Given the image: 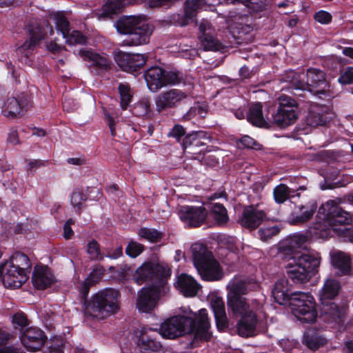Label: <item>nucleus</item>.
<instances>
[{
  "label": "nucleus",
  "mask_w": 353,
  "mask_h": 353,
  "mask_svg": "<svg viewBox=\"0 0 353 353\" xmlns=\"http://www.w3.org/2000/svg\"><path fill=\"white\" fill-rule=\"evenodd\" d=\"M280 232V228L277 226H271L268 228H263L259 229L258 231V234L259 238L263 241H268V239L272 238L274 236L279 234Z\"/></svg>",
  "instance_id": "47"
},
{
  "label": "nucleus",
  "mask_w": 353,
  "mask_h": 353,
  "mask_svg": "<svg viewBox=\"0 0 353 353\" xmlns=\"http://www.w3.org/2000/svg\"><path fill=\"white\" fill-rule=\"evenodd\" d=\"M247 119L252 125L257 127L268 128L269 125L263 115L261 103H256L250 105Z\"/></svg>",
  "instance_id": "35"
},
{
  "label": "nucleus",
  "mask_w": 353,
  "mask_h": 353,
  "mask_svg": "<svg viewBox=\"0 0 353 353\" xmlns=\"http://www.w3.org/2000/svg\"><path fill=\"white\" fill-rule=\"evenodd\" d=\"M116 27L120 33L128 34L123 43L128 46L148 43L154 29L152 25L145 22V17L141 16L124 17L117 21Z\"/></svg>",
  "instance_id": "3"
},
{
  "label": "nucleus",
  "mask_w": 353,
  "mask_h": 353,
  "mask_svg": "<svg viewBox=\"0 0 353 353\" xmlns=\"http://www.w3.org/2000/svg\"><path fill=\"white\" fill-rule=\"evenodd\" d=\"M350 261V255L343 252H336L332 256V262L334 267L342 275L347 274L351 272Z\"/></svg>",
  "instance_id": "34"
},
{
  "label": "nucleus",
  "mask_w": 353,
  "mask_h": 353,
  "mask_svg": "<svg viewBox=\"0 0 353 353\" xmlns=\"http://www.w3.org/2000/svg\"><path fill=\"white\" fill-rule=\"evenodd\" d=\"M321 314L325 321L336 324L342 323L345 317L347 306L345 304L339 305L333 301L321 303Z\"/></svg>",
  "instance_id": "23"
},
{
  "label": "nucleus",
  "mask_w": 353,
  "mask_h": 353,
  "mask_svg": "<svg viewBox=\"0 0 353 353\" xmlns=\"http://www.w3.org/2000/svg\"><path fill=\"white\" fill-rule=\"evenodd\" d=\"M290 305L293 314L303 323L316 321L317 312L313 296L309 293L294 292L291 294Z\"/></svg>",
  "instance_id": "7"
},
{
  "label": "nucleus",
  "mask_w": 353,
  "mask_h": 353,
  "mask_svg": "<svg viewBox=\"0 0 353 353\" xmlns=\"http://www.w3.org/2000/svg\"><path fill=\"white\" fill-rule=\"evenodd\" d=\"M0 276L6 287L14 288H20L28 279V274L24 273L23 270L19 271L6 263L0 265Z\"/></svg>",
  "instance_id": "18"
},
{
  "label": "nucleus",
  "mask_w": 353,
  "mask_h": 353,
  "mask_svg": "<svg viewBox=\"0 0 353 353\" xmlns=\"http://www.w3.org/2000/svg\"><path fill=\"white\" fill-rule=\"evenodd\" d=\"M294 192L285 184L281 183L274 189V199L277 203H283L290 197L294 196Z\"/></svg>",
  "instance_id": "41"
},
{
  "label": "nucleus",
  "mask_w": 353,
  "mask_h": 353,
  "mask_svg": "<svg viewBox=\"0 0 353 353\" xmlns=\"http://www.w3.org/2000/svg\"><path fill=\"white\" fill-rule=\"evenodd\" d=\"M307 237L303 234H298L294 236L290 242V247L292 248H301L303 243L306 241Z\"/></svg>",
  "instance_id": "55"
},
{
  "label": "nucleus",
  "mask_w": 353,
  "mask_h": 353,
  "mask_svg": "<svg viewBox=\"0 0 353 353\" xmlns=\"http://www.w3.org/2000/svg\"><path fill=\"white\" fill-rule=\"evenodd\" d=\"M165 275V269L158 264L153 263H145L136 270L134 275V279L139 285L143 283L154 282L159 286L164 288L163 278Z\"/></svg>",
  "instance_id": "12"
},
{
  "label": "nucleus",
  "mask_w": 353,
  "mask_h": 353,
  "mask_svg": "<svg viewBox=\"0 0 353 353\" xmlns=\"http://www.w3.org/2000/svg\"><path fill=\"white\" fill-rule=\"evenodd\" d=\"M282 80L291 84L295 89L302 90L305 85L304 81L301 80V75L294 70L287 71L283 74Z\"/></svg>",
  "instance_id": "42"
},
{
  "label": "nucleus",
  "mask_w": 353,
  "mask_h": 353,
  "mask_svg": "<svg viewBox=\"0 0 353 353\" xmlns=\"http://www.w3.org/2000/svg\"><path fill=\"white\" fill-rule=\"evenodd\" d=\"M138 234L140 237L145 239L151 242H157L162 237L161 232L154 229H149L146 228H141Z\"/></svg>",
  "instance_id": "46"
},
{
  "label": "nucleus",
  "mask_w": 353,
  "mask_h": 353,
  "mask_svg": "<svg viewBox=\"0 0 353 353\" xmlns=\"http://www.w3.org/2000/svg\"><path fill=\"white\" fill-rule=\"evenodd\" d=\"M199 39L201 45L205 50H218L219 49L220 43L210 33L200 36Z\"/></svg>",
  "instance_id": "45"
},
{
  "label": "nucleus",
  "mask_w": 353,
  "mask_h": 353,
  "mask_svg": "<svg viewBox=\"0 0 353 353\" xmlns=\"http://www.w3.org/2000/svg\"><path fill=\"white\" fill-rule=\"evenodd\" d=\"M210 324L206 309H201L196 321L191 317L174 316L165 321L159 328L160 334L167 339H173L183 335L185 333L192 332L193 339L188 346L194 348L202 341H208L211 338L209 331Z\"/></svg>",
  "instance_id": "1"
},
{
  "label": "nucleus",
  "mask_w": 353,
  "mask_h": 353,
  "mask_svg": "<svg viewBox=\"0 0 353 353\" xmlns=\"http://www.w3.org/2000/svg\"><path fill=\"white\" fill-rule=\"evenodd\" d=\"M86 200L85 196L83 193L78 190H75L71 194V204L73 207L77 208L78 210L81 208L83 202Z\"/></svg>",
  "instance_id": "49"
},
{
  "label": "nucleus",
  "mask_w": 353,
  "mask_h": 353,
  "mask_svg": "<svg viewBox=\"0 0 353 353\" xmlns=\"http://www.w3.org/2000/svg\"><path fill=\"white\" fill-rule=\"evenodd\" d=\"M119 91L120 94V105L123 110H126L132 101V92L128 84L120 83L119 85Z\"/></svg>",
  "instance_id": "43"
},
{
  "label": "nucleus",
  "mask_w": 353,
  "mask_h": 353,
  "mask_svg": "<svg viewBox=\"0 0 353 353\" xmlns=\"http://www.w3.org/2000/svg\"><path fill=\"white\" fill-rule=\"evenodd\" d=\"M265 0H241V3L255 11L261 10L265 8Z\"/></svg>",
  "instance_id": "51"
},
{
  "label": "nucleus",
  "mask_w": 353,
  "mask_h": 353,
  "mask_svg": "<svg viewBox=\"0 0 353 353\" xmlns=\"http://www.w3.org/2000/svg\"><path fill=\"white\" fill-rule=\"evenodd\" d=\"M92 281L90 277L81 285L80 292L84 299L83 313L85 318L105 319L119 312L121 294L114 288H105L86 300Z\"/></svg>",
  "instance_id": "2"
},
{
  "label": "nucleus",
  "mask_w": 353,
  "mask_h": 353,
  "mask_svg": "<svg viewBox=\"0 0 353 353\" xmlns=\"http://www.w3.org/2000/svg\"><path fill=\"white\" fill-rule=\"evenodd\" d=\"M227 304L233 314L241 316L252 311V306L256 305V301L248 302L243 295L248 294L247 283L242 280H233L228 285Z\"/></svg>",
  "instance_id": "6"
},
{
  "label": "nucleus",
  "mask_w": 353,
  "mask_h": 353,
  "mask_svg": "<svg viewBox=\"0 0 353 353\" xmlns=\"http://www.w3.org/2000/svg\"><path fill=\"white\" fill-rule=\"evenodd\" d=\"M144 77L148 89L152 92H157L168 85L179 84L183 79L180 72L165 71L158 66L148 68L144 74Z\"/></svg>",
  "instance_id": "8"
},
{
  "label": "nucleus",
  "mask_w": 353,
  "mask_h": 353,
  "mask_svg": "<svg viewBox=\"0 0 353 353\" xmlns=\"http://www.w3.org/2000/svg\"><path fill=\"white\" fill-rule=\"evenodd\" d=\"M302 90H307L321 98L323 95H330V85L326 81L323 71L316 68H310L306 72V81Z\"/></svg>",
  "instance_id": "14"
},
{
  "label": "nucleus",
  "mask_w": 353,
  "mask_h": 353,
  "mask_svg": "<svg viewBox=\"0 0 353 353\" xmlns=\"http://www.w3.org/2000/svg\"><path fill=\"white\" fill-rule=\"evenodd\" d=\"M199 30L200 33L201 34V36L210 34L211 30L210 23L207 20H203L202 21L200 22L199 25Z\"/></svg>",
  "instance_id": "59"
},
{
  "label": "nucleus",
  "mask_w": 353,
  "mask_h": 353,
  "mask_svg": "<svg viewBox=\"0 0 353 353\" xmlns=\"http://www.w3.org/2000/svg\"><path fill=\"white\" fill-rule=\"evenodd\" d=\"M49 17L54 21L57 32H59L66 39L67 43L83 45L86 43L87 37L81 32L73 30L70 32V23L63 12H52Z\"/></svg>",
  "instance_id": "13"
},
{
  "label": "nucleus",
  "mask_w": 353,
  "mask_h": 353,
  "mask_svg": "<svg viewBox=\"0 0 353 353\" xmlns=\"http://www.w3.org/2000/svg\"><path fill=\"white\" fill-rule=\"evenodd\" d=\"M8 140L10 143H12L13 145L19 143L17 132V131L11 132L8 135Z\"/></svg>",
  "instance_id": "63"
},
{
  "label": "nucleus",
  "mask_w": 353,
  "mask_h": 353,
  "mask_svg": "<svg viewBox=\"0 0 353 353\" xmlns=\"http://www.w3.org/2000/svg\"><path fill=\"white\" fill-rule=\"evenodd\" d=\"M341 288V283L337 279L327 278L319 293L321 303L332 301L339 294Z\"/></svg>",
  "instance_id": "27"
},
{
  "label": "nucleus",
  "mask_w": 353,
  "mask_h": 353,
  "mask_svg": "<svg viewBox=\"0 0 353 353\" xmlns=\"http://www.w3.org/2000/svg\"><path fill=\"white\" fill-rule=\"evenodd\" d=\"M321 263L319 254L297 252L287 266V274L295 283H305L317 272Z\"/></svg>",
  "instance_id": "4"
},
{
  "label": "nucleus",
  "mask_w": 353,
  "mask_h": 353,
  "mask_svg": "<svg viewBox=\"0 0 353 353\" xmlns=\"http://www.w3.org/2000/svg\"><path fill=\"white\" fill-rule=\"evenodd\" d=\"M314 19L321 23L327 24L331 21L332 15L326 11L320 10L315 14Z\"/></svg>",
  "instance_id": "54"
},
{
  "label": "nucleus",
  "mask_w": 353,
  "mask_h": 353,
  "mask_svg": "<svg viewBox=\"0 0 353 353\" xmlns=\"http://www.w3.org/2000/svg\"><path fill=\"white\" fill-rule=\"evenodd\" d=\"M30 40L25 41L22 45L17 48V52L19 54L24 55L28 58L30 52L34 48L39 41L43 39V31L40 28L32 29L30 33Z\"/></svg>",
  "instance_id": "30"
},
{
  "label": "nucleus",
  "mask_w": 353,
  "mask_h": 353,
  "mask_svg": "<svg viewBox=\"0 0 353 353\" xmlns=\"http://www.w3.org/2000/svg\"><path fill=\"white\" fill-rule=\"evenodd\" d=\"M78 54L83 61L89 64V66H96L105 70L110 68V61L105 57L101 56L92 50L81 49L78 52Z\"/></svg>",
  "instance_id": "26"
},
{
  "label": "nucleus",
  "mask_w": 353,
  "mask_h": 353,
  "mask_svg": "<svg viewBox=\"0 0 353 353\" xmlns=\"http://www.w3.org/2000/svg\"><path fill=\"white\" fill-rule=\"evenodd\" d=\"M303 343L312 350H316L327 343L325 338L314 331H309L304 334Z\"/></svg>",
  "instance_id": "39"
},
{
  "label": "nucleus",
  "mask_w": 353,
  "mask_h": 353,
  "mask_svg": "<svg viewBox=\"0 0 353 353\" xmlns=\"http://www.w3.org/2000/svg\"><path fill=\"white\" fill-rule=\"evenodd\" d=\"M281 347L286 352L290 351L296 345V342L288 339H282L279 342Z\"/></svg>",
  "instance_id": "60"
},
{
  "label": "nucleus",
  "mask_w": 353,
  "mask_h": 353,
  "mask_svg": "<svg viewBox=\"0 0 353 353\" xmlns=\"http://www.w3.org/2000/svg\"><path fill=\"white\" fill-rule=\"evenodd\" d=\"M46 165L44 161L40 159L29 160L28 166L30 170H36L39 168L43 167Z\"/></svg>",
  "instance_id": "61"
},
{
  "label": "nucleus",
  "mask_w": 353,
  "mask_h": 353,
  "mask_svg": "<svg viewBox=\"0 0 353 353\" xmlns=\"http://www.w3.org/2000/svg\"><path fill=\"white\" fill-rule=\"evenodd\" d=\"M318 214L323 221L325 226L334 227L337 225H348L352 223V215L343 210L334 201L330 200L319 209Z\"/></svg>",
  "instance_id": "10"
},
{
  "label": "nucleus",
  "mask_w": 353,
  "mask_h": 353,
  "mask_svg": "<svg viewBox=\"0 0 353 353\" xmlns=\"http://www.w3.org/2000/svg\"><path fill=\"white\" fill-rule=\"evenodd\" d=\"M211 214L219 226H223L229 221L228 211L223 204L215 203L212 205Z\"/></svg>",
  "instance_id": "37"
},
{
  "label": "nucleus",
  "mask_w": 353,
  "mask_h": 353,
  "mask_svg": "<svg viewBox=\"0 0 353 353\" xmlns=\"http://www.w3.org/2000/svg\"><path fill=\"white\" fill-rule=\"evenodd\" d=\"M176 288L184 296L192 297L197 294L200 285L191 276L181 274L178 277Z\"/></svg>",
  "instance_id": "28"
},
{
  "label": "nucleus",
  "mask_w": 353,
  "mask_h": 353,
  "mask_svg": "<svg viewBox=\"0 0 353 353\" xmlns=\"http://www.w3.org/2000/svg\"><path fill=\"white\" fill-rule=\"evenodd\" d=\"M0 353H22V352L17 347L8 346L1 348Z\"/></svg>",
  "instance_id": "64"
},
{
  "label": "nucleus",
  "mask_w": 353,
  "mask_h": 353,
  "mask_svg": "<svg viewBox=\"0 0 353 353\" xmlns=\"http://www.w3.org/2000/svg\"><path fill=\"white\" fill-rule=\"evenodd\" d=\"M187 97V94L178 89H171L160 93L155 99L156 109L161 112L174 108Z\"/></svg>",
  "instance_id": "22"
},
{
  "label": "nucleus",
  "mask_w": 353,
  "mask_h": 353,
  "mask_svg": "<svg viewBox=\"0 0 353 353\" xmlns=\"http://www.w3.org/2000/svg\"><path fill=\"white\" fill-rule=\"evenodd\" d=\"M207 3L210 4L207 0H186L183 11L181 13L173 14L170 17L171 23L181 27L192 23L198 10Z\"/></svg>",
  "instance_id": "15"
},
{
  "label": "nucleus",
  "mask_w": 353,
  "mask_h": 353,
  "mask_svg": "<svg viewBox=\"0 0 353 353\" xmlns=\"http://www.w3.org/2000/svg\"><path fill=\"white\" fill-rule=\"evenodd\" d=\"M179 214L183 222L190 227H199L203 224L208 216L207 210L203 207L183 206Z\"/></svg>",
  "instance_id": "19"
},
{
  "label": "nucleus",
  "mask_w": 353,
  "mask_h": 353,
  "mask_svg": "<svg viewBox=\"0 0 353 353\" xmlns=\"http://www.w3.org/2000/svg\"><path fill=\"white\" fill-rule=\"evenodd\" d=\"M34 286L39 290H43L54 282V276L47 267L36 268L32 274Z\"/></svg>",
  "instance_id": "29"
},
{
  "label": "nucleus",
  "mask_w": 353,
  "mask_h": 353,
  "mask_svg": "<svg viewBox=\"0 0 353 353\" xmlns=\"http://www.w3.org/2000/svg\"><path fill=\"white\" fill-rule=\"evenodd\" d=\"M261 203L250 204L243 208L239 219L241 227L254 230L268 219V210L261 208Z\"/></svg>",
  "instance_id": "11"
},
{
  "label": "nucleus",
  "mask_w": 353,
  "mask_h": 353,
  "mask_svg": "<svg viewBox=\"0 0 353 353\" xmlns=\"http://www.w3.org/2000/svg\"><path fill=\"white\" fill-rule=\"evenodd\" d=\"M338 81L342 85L352 84L353 67L346 68L344 71L341 72V76L339 77Z\"/></svg>",
  "instance_id": "50"
},
{
  "label": "nucleus",
  "mask_w": 353,
  "mask_h": 353,
  "mask_svg": "<svg viewBox=\"0 0 353 353\" xmlns=\"http://www.w3.org/2000/svg\"><path fill=\"white\" fill-rule=\"evenodd\" d=\"M148 347L153 352L159 350L161 347L160 342L157 341L154 339H148L147 341Z\"/></svg>",
  "instance_id": "62"
},
{
  "label": "nucleus",
  "mask_w": 353,
  "mask_h": 353,
  "mask_svg": "<svg viewBox=\"0 0 353 353\" xmlns=\"http://www.w3.org/2000/svg\"><path fill=\"white\" fill-rule=\"evenodd\" d=\"M86 252L90 259L94 261H102L104 259L103 254L101 252L99 243L92 239L87 244Z\"/></svg>",
  "instance_id": "44"
},
{
  "label": "nucleus",
  "mask_w": 353,
  "mask_h": 353,
  "mask_svg": "<svg viewBox=\"0 0 353 353\" xmlns=\"http://www.w3.org/2000/svg\"><path fill=\"white\" fill-rule=\"evenodd\" d=\"M123 255V248L121 245L118 246L114 250H108L107 254L105 255L106 257H108L112 259H117Z\"/></svg>",
  "instance_id": "58"
},
{
  "label": "nucleus",
  "mask_w": 353,
  "mask_h": 353,
  "mask_svg": "<svg viewBox=\"0 0 353 353\" xmlns=\"http://www.w3.org/2000/svg\"><path fill=\"white\" fill-rule=\"evenodd\" d=\"M32 105L31 97L28 93H21L17 97H8L5 103L3 112L7 117L22 115Z\"/></svg>",
  "instance_id": "17"
},
{
  "label": "nucleus",
  "mask_w": 353,
  "mask_h": 353,
  "mask_svg": "<svg viewBox=\"0 0 353 353\" xmlns=\"http://www.w3.org/2000/svg\"><path fill=\"white\" fill-rule=\"evenodd\" d=\"M132 113L137 117H144L146 119L151 118V103L148 97H143L140 99L133 107Z\"/></svg>",
  "instance_id": "38"
},
{
  "label": "nucleus",
  "mask_w": 353,
  "mask_h": 353,
  "mask_svg": "<svg viewBox=\"0 0 353 353\" xmlns=\"http://www.w3.org/2000/svg\"><path fill=\"white\" fill-rule=\"evenodd\" d=\"M279 107L272 114L274 123L281 128L293 125L299 117L298 104L290 97L281 94L279 97Z\"/></svg>",
  "instance_id": "9"
},
{
  "label": "nucleus",
  "mask_w": 353,
  "mask_h": 353,
  "mask_svg": "<svg viewBox=\"0 0 353 353\" xmlns=\"http://www.w3.org/2000/svg\"><path fill=\"white\" fill-rule=\"evenodd\" d=\"M210 304L214 312L217 328L222 330H225L228 327V320L223 298L212 295L210 297Z\"/></svg>",
  "instance_id": "25"
},
{
  "label": "nucleus",
  "mask_w": 353,
  "mask_h": 353,
  "mask_svg": "<svg viewBox=\"0 0 353 353\" xmlns=\"http://www.w3.org/2000/svg\"><path fill=\"white\" fill-rule=\"evenodd\" d=\"M256 303V305L252 306V311L240 316L241 319L237 323V332L243 337L253 336L256 334V311L261 308V304Z\"/></svg>",
  "instance_id": "21"
},
{
  "label": "nucleus",
  "mask_w": 353,
  "mask_h": 353,
  "mask_svg": "<svg viewBox=\"0 0 353 353\" xmlns=\"http://www.w3.org/2000/svg\"><path fill=\"white\" fill-rule=\"evenodd\" d=\"M104 119L108 123V125L110 128L111 135L114 137L116 134L115 130V125L116 123L114 121V118L111 116V114L107 112H104Z\"/></svg>",
  "instance_id": "57"
},
{
  "label": "nucleus",
  "mask_w": 353,
  "mask_h": 353,
  "mask_svg": "<svg viewBox=\"0 0 353 353\" xmlns=\"http://www.w3.org/2000/svg\"><path fill=\"white\" fill-rule=\"evenodd\" d=\"M316 209L315 204L301 205L296 208L291 214V222L293 224H299L309 221Z\"/></svg>",
  "instance_id": "32"
},
{
  "label": "nucleus",
  "mask_w": 353,
  "mask_h": 353,
  "mask_svg": "<svg viewBox=\"0 0 353 353\" xmlns=\"http://www.w3.org/2000/svg\"><path fill=\"white\" fill-rule=\"evenodd\" d=\"M203 132H196L188 134L183 141L184 152L192 155L199 154L202 150H194V148H200L205 144L201 141Z\"/></svg>",
  "instance_id": "31"
},
{
  "label": "nucleus",
  "mask_w": 353,
  "mask_h": 353,
  "mask_svg": "<svg viewBox=\"0 0 353 353\" xmlns=\"http://www.w3.org/2000/svg\"><path fill=\"white\" fill-rule=\"evenodd\" d=\"M6 263H9V265H12L19 271L23 270L24 273L28 274V270L30 268V260L28 257L21 252L16 253L12 256V259L9 261H6Z\"/></svg>",
  "instance_id": "40"
},
{
  "label": "nucleus",
  "mask_w": 353,
  "mask_h": 353,
  "mask_svg": "<svg viewBox=\"0 0 353 353\" xmlns=\"http://www.w3.org/2000/svg\"><path fill=\"white\" fill-rule=\"evenodd\" d=\"M136 0H108L103 6L102 12L99 15V19L106 18L110 15L119 12L127 6L133 3Z\"/></svg>",
  "instance_id": "36"
},
{
  "label": "nucleus",
  "mask_w": 353,
  "mask_h": 353,
  "mask_svg": "<svg viewBox=\"0 0 353 353\" xmlns=\"http://www.w3.org/2000/svg\"><path fill=\"white\" fill-rule=\"evenodd\" d=\"M46 339L44 332L37 327L26 329L21 336L22 344L30 352L39 350L44 345Z\"/></svg>",
  "instance_id": "24"
},
{
  "label": "nucleus",
  "mask_w": 353,
  "mask_h": 353,
  "mask_svg": "<svg viewBox=\"0 0 353 353\" xmlns=\"http://www.w3.org/2000/svg\"><path fill=\"white\" fill-rule=\"evenodd\" d=\"M148 59L147 54H132L119 51L114 54V60L119 68L128 72L139 70Z\"/></svg>",
  "instance_id": "16"
},
{
  "label": "nucleus",
  "mask_w": 353,
  "mask_h": 353,
  "mask_svg": "<svg viewBox=\"0 0 353 353\" xmlns=\"http://www.w3.org/2000/svg\"><path fill=\"white\" fill-rule=\"evenodd\" d=\"M194 265L202 279L208 281L220 280L223 272L212 253L203 243H196L191 247Z\"/></svg>",
  "instance_id": "5"
},
{
  "label": "nucleus",
  "mask_w": 353,
  "mask_h": 353,
  "mask_svg": "<svg viewBox=\"0 0 353 353\" xmlns=\"http://www.w3.org/2000/svg\"><path fill=\"white\" fill-rule=\"evenodd\" d=\"M288 288V281L286 279L278 280L272 290V295L276 303L283 305L290 301L291 294Z\"/></svg>",
  "instance_id": "33"
},
{
  "label": "nucleus",
  "mask_w": 353,
  "mask_h": 353,
  "mask_svg": "<svg viewBox=\"0 0 353 353\" xmlns=\"http://www.w3.org/2000/svg\"><path fill=\"white\" fill-rule=\"evenodd\" d=\"M144 246L136 241H131L125 248V253L132 258H136L143 252Z\"/></svg>",
  "instance_id": "48"
},
{
  "label": "nucleus",
  "mask_w": 353,
  "mask_h": 353,
  "mask_svg": "<svg viewBox=\"0 0 353 353\" xmlns=\"http://www.w3.org/2000/svg\"><path fill=\"white\" fill-rule=\"evenodd\" d=\"M12 323L14 325H17L21 327H23L28 325V321L25 314L22 312H18L13 315Z\"/></svg>",
  "instance_id": "53"
},
{
  "label": "nucleus",
  "mask_w": 353,
  "mask_h": 353,
  "mask_svg": "<svg viewBox=\"0 0 353 353\" xmlns=\"http://www.w3.org/2000/svg\"><path fill=\"white\" fill-rule=\"evenodd\" d=\"M163 288L152 286L143 288L139 292L137 301V307L143 312H149L156 306Z\"/></svg>",
  "instance_id": "20"
},
{
  "label": "nucleus",
  "mask_w": 353,
  "mask_h": 353,
  "mask_svg": "<svg viewBox=\"0 0 353 353\" xmlns=\"http://www.w3.org/2000/svg\"><path fill=\"white\" fill-rule=\"evenodd\" d=\"M185 129L182 125H175L171 131L168 133V136L176 138V139H179L185 134Z\"/></svg>",
  "instance_id": "56"
},
{
  "label": "nucleus",
  "mask_w": 353,
  "mask_h": 353,
  "mask_svg": "<svg viewBox=\"0 0 353 353\" xmlns=\"http://www.w3.org/2000/svg\"><path fill=\"white\" fill-rule=\"evenodd\" d=\"M240 143L246 148L256 150L259 147V144L254 139L247 135L240 139Z\"/></svg>",
  "instance_id": "52"
}]
</instances>
